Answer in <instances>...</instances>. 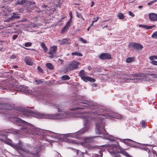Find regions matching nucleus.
<instances>
[{
	"instance_id": "1",
	"label": "nucleus",
	"mask_w": 157,
	"mask_h": 157,
	"mask_svg": "<svg viewBox=\"0 0 157 157\" xmlns=\"http://www.w3.org/2000/svg\"><path fill=\"white\" fill-rule=\"evenodd\" d=\"M29 112L33 114V116L37 118L57 119L71 117H80L83 119V125L85 128L89 126L90 124L89 119L90 118L89 117V114L87 113L81 112V111L79 110H77L76 112H72L70 113L66 112H63L56 114H47L36 111H30Z\"/></svg>"
},
{
	"instance_id": "2",
	"label": "nucleus",
	"mask_w": 157,
	"mask_h": 157,
	"mask_svg": "<svg viewBox=\"0 0 157 157\" xmlns=\"http://www.w3.org/2000/svg\"><path fill=\"white\" fill-rule=\"evenodd\" d=\"M21 144L22 142L20 141L19 144H11L10 145L18 152L21 150L25 152L23 155V157H40V153L42 151L41 145L34 148L32 151H29L25 149Z\"/></svg>"
},
{
	"instance_id": "3",
	"label": "nucleus",
	"mask_w": 157,
	"mask_h": 157,
	"mask_svg": "<svg viewBox=\"0 0 157 157\" xmlns=\"http://www.w3.org/2000/svg\"><path fill=\"white\" fill-rule=\"evenodd\" d=\"M102 107H97L94 108V110L90 112L91 113H94L98 115H102L105 117L110 118H114L117 119L121 118L122 117L121 115L116 113L111 112L109 113L105 111L104 109H101Z\"/></svg>"
},
{
	"instance_id": "4",
	"label": "nucleus",
	"mask_w": 157,
	"mask_h": 157,
	"mask_svg": "<svg viewBox=\"0 0 157 157\" xmlns=\"http://www.w3.org/2000/svg\"><path fill=\"white\" fill-rule=\"evenodd\" d=\"M83 98L82 97L79 98V101L81 102H78L76 104V107L75 109H71L72 110H75L76 109H83L85 108V106H91L93 108V106H95V104L92 102L83 99Z\"/></svg>"
},
{
	"instance_id": "5",
	"label": "nucleus",
	"mask_w": 157,
	"mask_h": 157,
	"mask_svg": "<svg viewBox=\"0 0 157 157\" xmlns=\"http://www.w3.org/2000/svg\"><path fill=\"white\" fill-rule=\"evenodd\" d=\"M10 120L11 121L19 125L22 126L28 127H33V125L30 123L22 120L21 118L13 117V116H10Z\"/></svg>"
},
{
	"instance_id": "6",
	"label": "nucleus",
	"mask_w": 157,
	"mask_h": 157,
	"mask_svg": "<svg viewBox=\"0 0 157 157\" xmlns=\"http://www.w3.org/2000/svg\"><path fill=\"white\" fill-rule=\"evenodd\" d=\"M79 75L82 79L85 82L89 81L90 82H94L95 81L94 78L86 76L84 70H82L79 72Z\"/></svg>"
},
{
	"instance_id": "7",
	"label": "nucleus",
	"mask_w": 157,
	"mask_h": 157,
	"mask_svg": "<svg viewBox=\"0 0 157 157\" xmlns=\"http://www.w3.org/2000/svg\"><path fill=\"white\" fill-rule=\"evenodd\" d=\"M80 64V63L78 61H73L67 65V70L68 71L76 69L78 68V66Z\"/></svg>"
},
{
	"instance_id": "8",
	"label": "nucleus",
	"mask_w": 157,
	"mask_h": 157,
	"mask_svg": "<svg viewBox=\"0 0 157 157\" xmlns=\"http://www.w3.org/2000/svg\"><path fill=\"white\" fill-rule=\"evenodd\" d=\"M97 117V116H96L94 119L95 120L96 126L97 128H104L105 124L102 119L101 118V117L100 116Z\"/></svg>"
},
{
	"instance_id": "9",
	"label": "nucleus",
	"mask_w": 157,
	"mask_h": 157,
	"mask_svg": "<svg viewBox=\"0 0 157 157\" xmlns=\"http://www.w3.org/2000/svg\"><path fill=\"white\" fill-rule=\"evenodd\" d=\"M30 129L29 130L30 131L29 132V134L32 135L37 134L38 135H42L41 133H43L44 132H43L42 129H41L40 128H29Z\"/></svg>"
},
{
	"instance_id": "10",
	"label": "nucleus",
	"mask_w": 157,
	"mask_h": 157,
	"mask_svg": "<svg viewBox=\"0 0 157 157\" xmlns=\"http://www.w3.org/2000/svg\"><path fill=\"white\" fill-rule=\"evenodd\" d=\"M129 47L137 49H141L143 48V46L140 44L136 43H130Z\"/></svg>"
},
{
	"instance_id": "11",
	"label": "nucleus",
	"mask_w": 157,
	"mask_h": 157,
	"mask_svg": "<svg viewBox=\"0 0 157 157\" xmlns=\"http://www.w3.org/2000/svg\"><path fill=\"white\" fill-rule=\"evenodd\" d=\"M57 50V47L56 46H54L51 47L49 50L48 54L50 55L49 57L52 58L54 56Z\"/></svg>"
},
{
	"instance_id": "12",
	"label": "nucleus",
	"mask_w": 157,
	"mask_h": 157,
	"mask_svg": "<svg viewBox=\"0 0 157 157\" xmlns=\"http://www.w3.org/2000/svg\"><path fill=\"white\" fill-rule=\"evenodd\" d=\"M99 58L101 59H110L111 58V55L108 53H103L100 55Z\"/></svg>"
},
{
	"instance_id": "13",
	"label": "nucleus",
	"mask_w": 157,
	"mask_h": 157,
	"mask_svg": "<svg viewBox=\"0 0 157 157\" xmlns=\"http://www.w3.org/2000/svg\"><path fill=\"white\" fill-rule=\"evenodd\" d=\"M148 16L151 21H157V14L154 13H150L148 14Z\"/></svg>"
},
{
	"instance_id": "14",
	"label": "nucleus",
	"mask_w": 157,
	"mask_h": 157,
	"mask_svg": "<svg viewBox=\"0 0 157 157\" xmlns=\"http://www.w3.org/2000/svg\"><path fill=\"white\" fill-rule=\"evenodd\" d=\"M71 24V21L70 20H69L65 26H64L63 28L62 29L61 32L63 33L65 32L67 29L70 27Z\"/></svg>"
},
{
	"instance_id": "15",
	"label": "nucleus",
	"mask_w": 157,
	"mask_h": 157,
	"mask_svg": "<svg viewBox=\"0 0 157 157\" xmlns=\"http://www.w3.org/2000/svg\"><path fill=\"white\" fill-rule=\"evenodd\" d=\"M60 43L61 44H70V43L71 40L70 39H65L60 41Z\"/></svg>"
},
{
	"instance_id": "16",
	"label": "nucleus",
	"mask_w": 157,
	"mask_h": 157,
	"mask_svg": "<svg viewBox=\"0 0 157 157\" xmlns=\"http://www.w3.org/2000/svg\"><path fill=\"white\" fill-rule=\"evenodd\" d=\"M25 62L26 63L29 65H32L33 64V62L32 60L27 58H26L25 59Z\"/></svg>"
},
{
	"instance_id": "17",
	"label": "nucleus",
	"mask_w": 157,
	"mask_h": 157,
	"mask_svg": "<svg viewBox=\"0 0 157 157\" xmlns=\"http://www.w3.org/2000/svg\"><path fill=\"white\" fill-rule=\"evenodd\" d=\"M27 1L25 0H18L17 2L15 4L16 5L18 4L24 5L26 3Z\"/></svg>"
},
{
	"instance_id": "18",
	"label": "nucleus",
	"mask_w": 157,
	"mask_h": 157,
	"mask_svg": "<svg viewBox=\"0 0 157 157\" xmlns=\"http://www.w3.org/2000/svg\"><path fill=\"white\" fill-rule=\"evenodd\" d=\"M135 58L134 57H128L126 59V61L127 63H130L133 62Z\"/></svg>"
},
{
	"instance_id": "19",
	"label": "nucleus",
	"mask_w": 157,
	"mask_h": 157,
	"mask_svg": "<svg viewBox=\"0 0 157 157\" xmlns=\"http://www.w3.org/2000/svg\"><path fill=\"white\" fill-rule=\"evenodd\" d=\"M102 150L100 151V154H94L93 155L92 157H102L103 156Z\"/></svg>"
},
{
	"instance_id": "20",
	"label": "nucleus",
	"mask_w": 157,
	"mask_h": 157,
	"mask_svg": "<svg viewBox=\"0 0 157 157\" xmlns=\"http://www.w3.org/2000/svg\"><path fill=\"white\" fill-rule=\"evenodd\" d=\"M40 45L41 46V47L43 48L44 52H46L48 50V48L46 46L45 44L44 43L42 42L41 43Z\"/></svg>"
},
{
	"instance_id": "21",
	"label": "nucleus",
	"mask_w": 157,
	"mask_h": 157,
	"mask_svg": "<svg viewBox=\"0 0 157 157\" xmlns=\"http://www.w3.org/2000/svg\"><path fill=\"white\" fill-rule=\"evenodd\" d=\"M46 66L49 69L53 70L54 68L53 65L50 63H48L46 64Z\"/></svg>"
},
{
	"instance_id": "22",
	"label": "nucleus",
	"mask_w": 157,
	"mask_h": 157,
	"mask_svg": "<svg viewBox=\"0 0 157 157\" xmlns=\"http://www.w3.org/2000/svg\"><path fill=\"white\" fill-rule=\"evenodd\" d=\"M13 15L11 16L13 20H14L15 19H18L20 18V17L19 16H17V13H13Z\"/></svg>"
},
{
	"instance_id": "23",
	"label": "nucleus",
	"mask_w": 157,
	"mask_h": 157,
	"mask_svg": "<svg viewBox=\"0 0 157 157\" xmlns=\"http://www.w3.org/2000/svg\"><path fill=\"white\" fill-rule=\"evenodd\" d=\"M128 80H132V82H138L139 81H140V79L138 78H127V79Z\"/></svg>"
},
{
	"instance_id": "24",
	"label": "nucleus",
	"mask_w": 157,
	"mask_h": 157,
	"mask_svg": "<svg viewBox=\"0 0 157 157\" xmlns=\"http://www.w3.org/2000/svg\"><path fill=\"white\" fill-rule=\"evenodd\" d=\"M22 91L24 92L27 94H30L31 93V91L28 89L27 87L24 88L22 90Z\"/></svg>"
},
{
	"instance_id": "25",
	"label": "nucleus",
	"mask_w": 157,
	"mask_h": 157,
	"mask_svg": "<svg viewBox=\"0 0 157 157\" xmlns=\"http://www.w3.org/2000/svg\"><path fill=\"white\" fill-rule=\"evenodd\" d=\"M71 55H75L78 56H82V54L81 53L78 52H72L71 53Z\"/></svg>"
},
{
	"instance_id": "26",
	"label": "nucleus",
	"mask_w": 157,
	"mask_h": 157,
	"mask_svg": "<svg viewBox=\"0 0 157 157\" xmlns=\"http://www.w3.org/2000/svg\"><path fill=\"white\" fill-rule=\"evenodd\" d=\"M89 128H84V129L82 130H80L78 132V133L82 134L84 133L85 132H86Z\"/></svg>"
},
{
	"instance_id": "27",
	"label": "nucleus",
	"mask_w": 157,
	"mask_h": 157,
	"mask_svg": "<svg viewBox=\"0 0 157 157\" xmlns=\"http://www.w3.org/2000/svg\"><path fill=\"white\" fill-rule=\"evenodd\" d=\"M118 18L120 19H124V15L121 13H119L118 14Z\"/></svg>"
},
{
	"instance_id": "28",
	"label": "nucleus",
	"mask_w": 157,
	"mask_h": 157,
	"mask_svg": "<svg viewBox=\"0 0 157 157\" xmlns=\"http://www.w3.org/2000/svg\"><path fill=\"white\" fill-rule=\"evenodd\" d=\"M7 132H6L5 131H3L2 132H1L0 133V135L2 136H3L5 137H6L7 136Z\"/></svg>"
},
{
	"instance_id": "29",
	"label": "nucleus",
	"mask_w": 157,
	"mask_h": 157,
	"mask_svg": "<svg viewBox=\"0 0 157 157\" xmlns=\"http://www.w3.org/2000/svg\"><path fill=\"white\" fill-rule=\"evenodd\" d=\"M63 80H69L70 79V77L67 75H65L62 76L61 77Z\"/></svg>"
},
{
	"instance_id": "30",
	"label": "nucleus",
	"mask_w": 157,
	"mask_h": 157,
	"mask_svg": "<svg viewBox=\"0 0 157 157\" xmlns=\"http://www.w3.org/2000/svg\"><path fill=\"white\" fill-rule=\"evenodd\" d=\"M101 128H96V132L98 134H102V132L100 130Z\"/></svg>"
},
{
	"instance_id": "31",
	"label": "nucleus",
	"mask_w": 157,
	"mask_h": 157,
	"mask_svg": "<svg viewBox=\"0 0 157 157\" xmlns=\"http://www.w3.org/2000/svg\"><path fill=\"white\" fill-rule=\"evenodd\" d=\"M149 59L151 60H153L154 59H157V56H153L150 57Z\"/></svg>"
},
{
	"instance_id": "32",
	"label": "nucleus",
	"mask_w": 157,
	"mask_h": 157,
	"mask_svg": "<svg viewBox=\"0 0 157 157\" xmlns=\"http://www.w3.org/2000/svg\"><path fill=\"white\" fill-rule=\"evenodd\" d=\"M142 127H146V123L145 121H142L141 123Z\"/></svg>"
},
{
	"instance_id": "33",
	"label": "nucleus",
	"mask_w": 157,
	"mask_h": 157,
	"mask_svg": "<svg viewBox=\"0 0 157 157\" xmlns=\"http://www.w3.org/2000/svg\"><path fill=\"white\" fill-rule=\"evenodd\" d=\"M32 43L31 42H27L25 44V46L26 47H29L31 46Z\"/></svg>"
},
{
	"instance_id": "34",
	"label": "nucleus",
	"mask_w": 157,
	"mask_h": 157,
	"mask_svg": "<svg viewBox=\"0 0 157 157\" xmlns=\"http://www.w3.org/2000/svg\"><path fill=\"white\" fill-rule=\"evenodd\" d=\"M151 62V63L153 65H157V61L155 60H152Z\"/></svg>"
},
{
	"instance_id": "35",
	"label": "nucleus",
	"mask_w": 157,
	"mask_h": 157,
	"mask_svg": "<svg viewBox=\"0 0 157 157\" xmlns=\"http://www.w3.org/2000/svg\"><path fill=\"white\" fill-rule=\"evenodd\" d=\"M155 25H152V26H148L146 25V29H150L152 28L155 27Z\"/></svg>"
},
{
	"instance_id": "36",
	"label": "nucleus",
	"mask_w": 157,
	"mask_h": 157,
	"mask_svg": "<svg viewBox=\"0 0 157 157\" xmlns=\"http://www.w3.org/2000/svg\"><path fill=\"white\" fill-rule=\"evenodd\" d=\"M156 2H157V0H153L151 2H149L147 3V5H151L153 3H155Z\"/></svg>"
},
{
	"instance_id": "37",
	"label": "nucleus",
	"mask_w": 157,
	"mask_h": 157,
	"mask_svg": "<svg viewBox=\"0 0 157 157\" xmlns=\"http://www.w3.org/2000/svg\"><path fill=\"white\" fill-rule=\"evenodd\" d=\"M76 15L77 17H78V18H82L83 20H84V18L82 17V16H81V15L78 13V12L76 13Z\"/></svg>"
},
{
	"instance_id": "38",
	"label": "nucleus",
	"mask_w": 157,
	"mask_h": 157,
	"mask_svg": "<svg viewBox=\"0 0 157 157\" xmlns=\"http://www.w3.org/2000/svg\"><path fill=\"white\" fill-rule=\"evenodd\" d=\"M141 76L140 75H139V74H136L130 75L129 76L131 77H132V76H134L135 77H137L138 76Z\"/></svg>"
},
{
	"instance_id": "39",
	"label": "nucleus",
	"mask_w": 157,
	"mask_h": 157,
	"mask_svg": "<svg viewBox=\"0 0 157 157\" xmlns=\"http://www.w3.org/2000/svg\"><path fill=\"white\" fill-rule=\"evenodd\" d=\"M152 37H157V32L153 33L151 36Z\"/></svg>"
},
{
	"instance_id": "40",
	"label": "nucleus",
	"mask_w": 157,
	"mask_h": 157,
	"mask_svg": "<svg viewBox=\"0 0 157 157\" xmlns=\"http://www.w3.org/2000/svg\"><path fill=\"white\" fill-rule=\"evenodd\" d=\"M79 40L84 43H87L86 40L82 38H80Z\"/></svg>"
},
{
	"instance_id": "41",
	"label": "nucleus",
	"mask_w": 157,
	"mask_h": 157,
	"mask_svg": "<svg viewBox=\"0 0 157 157\" xmlns=\"http://www.w3.org/2000/svg\"><path fill=\"white\" fill-rule=\"evenodd\" d=\"M35 81L37 84H41L43 82V81L40 80H36Z\"/></svg>"
},
{
	"instance_id": "42",
	"label": "nucleus",
	"mask_w": 157,
	"mask_h": 157,
	"mask_svg": "<svg viewBox=\"0 0 157 157\" xmlns=\"http://www.w3.org/2000/svg\"><path fill=\"white\" fill-rule=\"evenodd\" d=\"M37 69L39 71L42 73H43L44 71H43V70L40 67L38 66L37 67Z\"/></svg>"
},
{
	"instance_id": "43",
	"label": "nucleus",
	"mask_w": 157,
	"mask_h": 157,
	"mask_svg": "<svg viewBox=\"0 0 157 157\" xmlns=\"http://www.w3.org/2000/svg\"><path fill=\"white\" fill-rule=\"evenodd\" d=\"M152 153L154 156L155 157V156H156L157 157V154L156 152L155 151H152Z\"/></svg>"
},
{
	"instance_id": "44",
	"label": "nucleus",
	"mask_w": 157,
	"mask_h": 157,
	"mask_svg": "<svg viewBox=\"0 0 157 157\" xmlns=\"http://www.w3.org/2000/svg\"><path fill=\"white\" fill-rule=\"evenodd\" d=\"M92 137H87L85 138V140L86 141V142L88 141L89 140H90L91 138H92Z\"/></svg>"
},
{
	"instance_id": "45",
	"label": "nucleus",
	"mask_w": 157,
	"mask_h": 157,
	"mask_svg": "<svg viewBox=\"0 0 157 157\" xmlns=\"http://www.w3.org/2000/svg\"><path fill=\"white\" fill-rule=\"evenodd\" d=\"M139 27H142L143 28H146V25H139Z\"/></svg>"
},
{
	"instance_id": "46",
	"label": "nucleus",
	"mask_w": 157,
	"mask_h": 157,
	"mask_svg": "<svg viewBox=\"0 0 157 157\" xmlns=\"http://www.w3.org/2000/svg\"><path fill=\"white\" fill-rule=\"evenodd\" d=\"M128 14L130 16L132 17H134L135 16L134 14L130 11L128 12Z\"/></svg>"
},
{
	"instance_id": "47",
	"label": "nucleus",
	"mask_w": 157,
	"mask_h": 157,
	"mask_svg": "<svg viewBox=\"0 0 157 157\" xmlns=\"http://www.w3.org/2000/svg\"><path fill=\"white\" fill-rule=\"evenodd\" d=\"M12 20H13V19L12 17H11L8 18L7 19H6L5 21L6 22H9L10 21Z\"/></svg>"
},
{
	"instance_id": "48",
	"label": "nucleus",
	"mask_w": 157,
	"mask_h": 157,
	"mask_svg": "<svg viewBox=\"0 0 157 157\" xmlns=\"http://www.w3.org/2000/svg\"><path fill=\"white\" fill-rule=\"evenodd\" d=\"M43 99L44 100H45V101H48L49 100V98L47 96L44 97V98H43Z\"/></svg>"
},
{
	"instance_id": "49",
	"label": "nucleus",
	"mask_w": 157,
	"mask_h": 157,
	"mask_svg": "<svg viewBox=\"0 0 157 157\" xmlns=\"http://www.w3.org/2000/svg\"><path fill=\"white\" fill-rule=\"evenodd\" d=\"M69 14L70 17V19L69 20H70L71 21V19L72 17V13L71 12H70L69 13Z\"/></svg>"
},
{
	"instance_id": "50",
	"label": "nucleus",
	"mask_w": 157,
	"mask_h": 157,
	"mask_svg": "<svg viewBox=\"0 0 157 157\" xmlns=\"http://www.w3.org/2000/svg\"><path fill=\"white\" fill-rule=\"evenodd\" d=\"M109 140L112 141H113L115 140V139L113 137H110L109 138Z\"/></svg>"
},
{
	"instance_id": "51",
	"label": "nucleus",
	"mask_w": 157,
	"mask_h": 157,
	"mask_svg": "<svg viewBox=\"0 0 157 157\" xmlns=\"http://www.w3.org/2000/svg\"><path fill=\"white\" fill-rule=\"evenodd\" d=\"M16 58L15 56L13 55L10 56V58L12 59H14Z\"/></svg>"
},
{
	"instance_id": "52",
	"label": "nucleus",
	"mask_w": 157,
	"mask_h": 157,
	"mask_svg": "<svg viewBox=\"0 0 157 157\" xmlns=\"http://www.w3.org/2000/svg\"><path fill=\"white\" fill-rule=\"evenodd\" d=\"M98 18H99V17H97V18H94V20L93 21V22H96L97 21V20H98Z\"/></svg>"
},
{
	"instance_id": "53",
	"label": "nucleus",
	"mask_w": 157,
	"mask_h": 157,
	"mask_svg": "<svg viewBox=\"0 0 157 157\" xmlns=\"http://www.w3.org/2000/svg\"><path fill=\"white\" fill-rule=\"evenodd\" d=\"M17 36H18L17 35H15L13 36V39L15 40L17 38Z\"/></svg>"
},
{
	"instance_id": "54",
	"label": "nucleus",
	"mask_w": 157,
	"mask_h": 157,
	"mask_svg": "<svg viewBox=\"0 0 157 157\" xmlns=\"http://www.w3.org/2000/svg\"><path fill=\"white\" fill-rule=\"evenodd\" d=\"M130 140L129 139L121 140V142H124V141H125V140Z\"/></svg>"
},
{
	"instance_id": "55",
	"label": "nucleus",
	"mask_w": 157,
	"mask_h": 157,
	"mask_svg": "<svg viewBox=\"0 0 157 157\" xmlns=\"http://www.w3.org/2000/svg\"><path fill=\"white\" fill-rule=\"evenodd\" d=\"M48 6H42V7L43 9H45L46 8V7H47Z\"/></svg>"
},
{
	"instance_id": "56",
	"label": "nucleus",
	"mask_w": 157,
	"mask_h": 157,
	"mask_svg": "<svg viewBox=\"0 0 157 157\" xmlns=\"http://www.w3.org/2000/svg\"><path fill=\"white\" fill-rule=\"evenodd\" d=\"M94 5V2H92L91 5H90V6L91 7H92Z\"/></svg>"
},
{
	"instance_id": "57",
	"label": "nucleus",
	"mask_w": 157,
	"mask_h": 157,
	"mask_svg": "<svg viewBox=\"0 0 157 157\" xmlns=\"http://www.w3.org/2000/svg\"><path fill=\"white\" fill-rule=\"evenodd\" d=\"M88 69L89 71H90V70H91V67L90 66H89V67H88Z\"/></svg>"
},
{
	"instance_id": "58",
	"label": "nucleus",
	"mask_w": 157,
	"mask_h": 157,
	"mask_svg": "<svg viewBox=\"0 0 157 157\" xmlns=\"http://www.w3.org/2000/svg\"><path fill=\"white\" fill-rule=\"evenodd\" d=\"M152 75L156 78H157V75L156 74H153Z\"/></svg>"
},
{
	"instance_id": "59",
	"label": "nucleus",
	"mask_w": 157,
	"mask_h": 157,
	"mask_svg": "<svg viewBox=\"0 0 157 157\" xmlns=\"http://www.w3.org/2000/svg\"><path fill=\"white\" fill-rule=\"evenodd\" d=\"M56 107L58 109V111H60V109H59V105L56 106Z\"/></svg>"
},
{
	"instance_id": "60",
	"label": "nucleus",
	"mask_w": 157,
	"mask_h": 157,
	"mask_svg": "<svg viewBox=\"0 0 157 157\" xmlns=\"http://www.w3.org/2000/svg\"><path fill=\"white\" fill-rule=\"evenodd\" d=\"M108 27V26L107 25H105V26L104 27H102V29H104V28H107V27Z\"/></svg>"
},
{
	"instance_id": "61",
	"label": "nucleus",
	"mask_w": 157,
	"mask_h": 157,
	"mask_svg": "<svg viewBox=\"0 0 157 157\" xmlns=\"http://www.w3.org/2000/svg\"><path fill=\"white\" fill-rule=\"evenodd\" d=\"M142 7H143V6H138V8H140V9Z\"/></svg>"
},
{
	"instance_id": "62",
	"label": "nucleus",
	"mask_w": 157,
	"mask_h": 157,
	"mask_svg": "<svg viewBox=\"0 0 157 157\" xmlns=\"http://www.w3.org/2000/svg\"><path fill=\"white\" fill-rule=\"evenodd\" d=\"M12 109V108L11 107H9V108H7L6 109H9V110H10V109Z\"/></svg>"
},
{
	"instance_id": "63",
	"label": "nucleus",
	"mask_w": 157,
	"mask_h": 157,
	"mask_svg": "<svg viewBox=\"0 0 157 157\" xmlns=\"http://www.w3.org/2000/svg\"><path fill=\"white\" fill-rule=\"evenodd\" d=\"M12 25H13V24H10L8 26V27H11L12 26Z\"/></svg>"
},
{
	"instance_id": "64",
	"label": "nucleus",
	"mask_w": 157,
	"mask_h": 157,
	"mask_svg": "<svg viewBox=\"0 0 157 157\" xmlns=\"http://www.w3.org/2000/svg\"><path fill=\"white\" fill-rule=\"evenodd\" d=\"M90 26L89 27H88V29H87V31H89V29H90Z\"/></svg>"
}]
</instances>
